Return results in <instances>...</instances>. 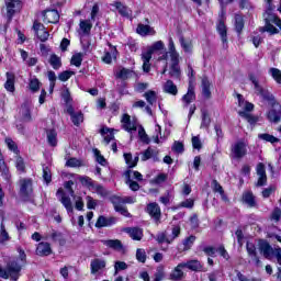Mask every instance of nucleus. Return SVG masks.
<instances>
[{
	"instance_id": "1",
	"label": "nucleus",
	"mask_w": 281,
	"mask_h": 281,
	"mask_svg": "<svg viewBox=\"0 0 281 281\" xmlns=\"http://www.w3.org/2000/svg\"><path fill=\"white\" fill-rule=\"evenodd\" d=\"M249 80L254 85L255 93L257 95H260L263 100L269 102V104L272 106V109L268 112V120L270 122H274V124H278L281 120V105L280 103L276 102V97L271 93L265 90L262 86H260V82L256 78L254 74L249 75Z\"/></svg>"
},
{
	"instance_id": "2",
	"label": "nucleus",
	"mask_w": 281,
	"mask_h": 281,
	"mask_svg": "<svg viewBox=\"0 0 281 281\" xmlns=\"http://www.w3.org/2000/svg\"><path fill=\"white\" fill-rule=\"evenodd\" d=\"M183 269H189L190 271H207V269L203 268V265L201 261L196 259L188 260L178 263L173 270L169 274V280L171 281H181L183 278H186V272H183Z\"/></svg>"
},
{
	"instance_id": "3",
	"label": "nucleus",
	"mask_w": 281,
	"mask_h": 281,
	"mask_svg": "<svg viewBox=\"0 0 281 281\" xmlns=\"http://www.w3.org/2000/svg\"><path fill=\"white\" fill-rule=\"evenodd\" d=\"M169 76L175 80H179V78H181V66H179L180 56L177 52V47H175V41H172V37L169 38Z\"/></svg>"
},
{
	"instance_id": "4",
	"label": "nucleus",
	"mask_w": 281,
	"mask_h": 281,
	"mask_svg": "<svg viewBox=\"0 0 281 281\" xmlns=\"http://www.w3.org/2000/svg\"><path fill=\"white\" fill-rule=\"evenodd\" d=\"M19 273H21V265L16 261H10L5 269L0 267V278H3L4 280L11 278V280L16 281L19 280Z\"/></svg>"
},
{
	"instance_id": "5",
	"label": "nucleus",
	"mask_w": 281,
	"mask_h": 281,
	"mask_svg": "<svg viewBox=\"0 0 281 281\" xmlns=\"http://www.w3.org/2000/svg\"><path fill=\"white\" fill-rule=\"evenodd\" d=\"M238 102H239V106H241V109H244V111L238 112L240 117H244V120H247V122H249V124H256V122H257L256 117L249 113V112L254 111V103L243 100V95H240V94H238Z\"/></svg>"
},
{
	"instance_id": "6",
	"label": "nucleus",
	"mask_w": 281,
	"mask_h": 281,
	"mask_svg": "<svg viewBox=\"0 0 281 281\" xmlns=\"http://www.w3.org/2000/svg\"><path fill=\"white\" fill-rule=\"evenodd\" d=\"M231 155L233 159H243V157L247 155V142H245V139H240L233 144Z\"/></svg>"
},
{
	"instance_id": "7",
	"label": "nucleus",
	"mask_w": 281,
	"mask_h": 281,
	"mask_svg": "<svg viewBox=\"0 0 281 281\" xmlns=\"http://www.w3.org/2000/svg\"><path fill=\"white\" fill-rule=\"evenodd\" d=\"M32 194H34V188L32 187L31 179H22L20 180V195L22 199L27 201V199H32Z\"/></svg>"
},
{
	"instance_id": "8",
	"label": "nucleus",
	"mask_w": 281,
	"mask_h": 281,
	"mask_svg": "<svg viewBox=\"0 0 281 281\" xmlns=\"http://www.w3.org/2000/svg\"><path fill=\"white\" fill-rule=\"evenodd\" d=\"M259 251L267 260H273L276 258V248H272L267 240L259 241Z\"/></svg>"
},
{
	"instance_id": "9",
	"label": "nucleus",
	"mask_w": 281,
	"mask_h": 281,
	"mask_svg": "<svg viewBox=\"0 0 281 281\" xmlns=\"http://www.w3.org/2000/svg\"><path fill=\"white\" fill-rule=\"evenodd\" d=\"M66 113L70 115V120L75 126H80L85 122V115L82 112H76L74 110V105H68V109H66Z\"/></svg>"
},
{
	"instance_id": "10",
	"label": "nucleus",
	"mask_w": 281,
	"mask_h": 281,
	"mask_svg": "<svg viewBox=\"0 0 281 281\" xmlns=\"http://www.w3.org/2000/svg\"><path fill=\"white\" fill-rule=\"evenodd\" d=\"M56 196L59 199L60 203L64 205L67 212H74V205L71 204V199L67 196V193H65V190H63V188L57 190Z\"/></svg>"
},
{
	"instance_id": "11",
	"label": "nucleus",
	"mask_w": 281,
	"mask_h": 281,
	"mask_svg": "<svg viewBox=\"0 0 281 281\" xmlns=\"http://www.w3.org/2000/svg\"><path fill=\"white\" fill-rule=\"evenodd\" d=\"M44 23H58L60 21V13L56 9H47L43 12Z\"/></svg>"
},
{
	"instance_id": "12",
	"label": "nucleus",
	"mask_w": 281,
	"mask_h": 281,
	"mask_svg": "<svg viewBox=\"0 0 281 281\" xmlns=\"http://www.w3.org/2000/svg\"><path fill=\"white\" fill-rule=\"evenodd\" d=\"M104 269H106V260L100 258L91 260L90 271L92 276H95V273H100V271H104Z\"/></svg>"
},
{
	"instance_id": "13",
	"label": "nucleus",
	"mask_w": 281,
	"mask_h": 281,
	"mask_svg": "<svg viewBox=\"0 0 281 281\" xmlns=\"http://www.w3.org/2000/svg\"><path fill=\"white\" fill-rule=\"evenodd\" d=\"M7 15L8 19H12L16 12L21 10V0H9L7 1Z\"/></svg>"
},
{
	"instance_id": "14",
	"label": "nucleus",
	"mask_w": 281,
	"mask_h": 281,
	"mask_svg": "<svg viewBox=\"0 0 281 281\" xmlns=\"http://www.w3.org/2000/svg\"><path fill=\"white\" fill-rule=\"evenodd\" d=\"M49 238L53 243H58L61 246L65 245V243H67V240H65V236L63 235V233L56 229H50L46 233L45 239L49 240Z\"/></svg>"
},
{
	"instance_id": "15",
	"label": "nucleus",
	"mask_w": 281,
	"mask_h": 281,
	"mask_svg": "<svg viewBox=\"0 0 281 281\" xmlns=\"http://www.w3.org/2000/svg\"><path fill=\"white\" fill-rule=\"evenodd\" d=\"M33 30L42 43H45V41L49 38V32L45 31V25H43L41 22H34Z\"/></svg>"
},
{
	"instance_id": "16",
	"label": "nucleus",
	"mask_w": 281,
	"mask_h": 281,
	"mask_svg": "<svg viewBox=\"0 0 281 281\" xmlns=\"http://www.w3.org/2000/svg\"><path fill=\"white\" fill-rule=\"evenodd\" d=\"M216 30L222 38V42L227 43V26L225 25V13L223 11L216 25Z\"/></svg>"
},
{
	"instance_id": "17",
	"label": "nucleus",
	"mask_w": 281,
	"mask_h": 281,
	"mask_svg": "<svg viewBox=\"0 0 281 281\" xmlns=\"http://www.w3.org/2000/svg\"><path fill=\"white\" fill-rule=\"evenodd\" d=\"M196 100V94L194 93V86L192 81L189 82L188 92L182 97V102L184 106L192 104Z\"/></svg>"
},
{
	"instance_id": "18",
	"label": "nucleus",
	"mask_w": 281,
	"mask_h": 281,
	"mask_svg": "<svg viewBox=\"0 0 281 281\" xmlns=\"http://www.w3.org/2000/svg\"><path fill=\"white\" fill-rule=\"evenodd\" d=\"M263 20L265 23H274V25L281 26V20L273 13L271 10V7L268 8V10L263 13Z\"/></svg>"
},
{
	"instance_id": "19",
	"label": "nucleus",
	"mask_w": 281,
	"mask_h": 281,
	"mask_svg": "<svg viewBox=\"0 0 281 281\" xmlns=\"http://www.w3.org/2000/svg\"><path fill=\"white\" fill-rule=\"evenodd\" d=\"M115 217H105L104 215H100L97 220L95 227L101 229V227H111V225H115Z\"/></svg>"
},
{
	"instance_id": "20",
	"label": "nucleus",
	"mask_w": 281,
	"mask_h": 281,
	"mask_svg": "<svg viewBox=\"0 0 281 281\" xmlns=\"http://www.w3.org/2000/svg\"><path fill=\"white\" fill-rule=\"evenodd\" d=\"M147 212L150 215L151 218H154L156 222L161 218V209L159 207V204L157 203H149L147 205Z\"/></svg>"
},
{
	"instance_id": "21",
	"label": "nucleus",
	"mask_w": 281,
	"mask_h": 281,
	"mask_svg": "<svg viewBox=\"0 0 281 281\" xmlns=\"http://www.w3.org/2000/svg\"><path fill=\"white\" fill-rule=\"evenodd\" d=\"M123 232L128 234L133 240H142L144 238V231L139 227H126Z\"/></svg>"
},
{
	"instance_id": "22",
	"label": "nucleus",
	"mask_w": 281,
	"mask_h": 281,
	"mask_svg": "<svg viewBox=\"0 0 281 281\" xmlns=\"http://www.w3.org/2000/svg\"><path fill=\"white\" fill-rule=\"evenodd\" d=\"M142 161H148V159H153V161H159V149L147 148L142 155Z\"/></svg>"
},
{
	"instance_id": "23",
	"label": "nucleus",
	"mask_w": 281,
	"mask_h": 281,
	"mask_svg": "<svg viewBox=\"0 0 281 281\" xmlns=\"http://www.w3.org/2000/svg\"><path fill=\"white\" fill-rule=\"evenodd\" d=\"M102 243L105 247L114 249L115 251H122V249H124V245H122V241L120 239H108L102 240Z\"/></svg>"
},
{
	"instance_id": "24",
	"label": "nucleus",
	"mask_w": 281,
	"mask_h": 281,
	"mask_svg": "<svg viewBox=\"0 0 281 281\" xmlns=\"http://www.w3.org/2000/svg\"><path fill=\"white\" fill-rule=\"evenodd\" d=\"M52 254V246L49 243L42 241L37 245L36 255L37 256H49Z\"/></svg>"
},
{
	"instance_id": "25",
	"label": "nucleus",
	"mask_w": 281,
	"mask_h": 281,
	"mask_svg": "<svg viewBox=\"0 0 281 281\" xmlns=\"http://www.w3.org/2000/svg\"><path fill=\"white\" fill-rule=\"evenodd\" d=\"M162 90L165 93H169V95H177L179 93V89H177V85L172 80H167L162 85Z\"/></svg>"
},
{
	"instance_id": "26",
	"label": "nucleus",
	"mask_w": 281,
	"mask_h": 281,
	"mask_svg": "<svg viewBox=\"0 0 281 281\" xmlns=\"http://www.w3.org/2000/svg\"><path fill=\"white\" fill-rule=\"evenodd\" d=\"M113 8H115L119 12V14H121V16H131V14H133V11H131V9H128V7L124 5L122 2H114L112 3Z\"/></svg>"
},
{
	"instance_id": "27",
	"label": "nucleus",
	"mask_w": 281,
	"mask_h": 281,
	"mask_svg": "<svg viewBox=\"0 0 281 281\" xmlns=\"http://www.w3.org/2000/svg\"><path fill=\"white\" fill-rule=\"evenodd\" d=\"M165 47L166 45H164V42L158 41L155 42L151 46H148L146 52L144 53L153 57V55L156 54V52H161L165 49Z\"/></svg>"
},
{
	"instance_id": "28",
	"label": "nucleus",
	"mask_w": 281,
	"mask_h": 281,
	"mask_svg": "<svg viewBox=\"0 0 281 281\" xmlns=\"http://www.w3.org/2000/svg\"><path fill=\"white\" fill-rule=\"evenodd\" d=\"M136 32L140 36H155V29L150 27V25L138 24Z\"/></svg>"
},
{
	"instance_id": "29",
	"label": "nucleus",
	"mask_w": 281,
	"mask_h": 281,
	"mask_svg": "<svg viewBox=\"0 0 281 281\" xmlns=\"http://www.w3.org/2000/svg\"><path fill=\"white\" fill-rule=\"evenodd\" d=\"M211 188L213 192H217V194L221 195L222 201H228L227 195L225 194V190H223V186H221V183H218L216 180H212Z\"/></svg>"
},
{
	"instance_id": "30",
	"label": "nucleus",
	"mask_w": 281,
	"mask_h": 281,
	"mask_svg": "<svg viewBox=\"0 0 281 281\" xmlns=\"http://www.w3.org/2000/svg\"><path fill=\"white\" fill-rule=\"evenodd\" d=\"M121 122L123 124V128L128 133H131V131H137V127L135 126V124L131 122V115L124 114L122 116Z\"/></svg>"
},
{
	"instance_id": "31",
	"label": "nucleus",
	"mask_w": 281,
	"mask_h": 281,
	"mask_svg": "<svg viewBox=\"0 0 281 281\" xmlns=\"http://www.w3.org/2000/svg\"><path fill=\"white\" fill-rule=\"evenodd\" d=\"M243 202L248 205V207H256V196H254V193L251 191H246L243 193Z\"/></svg>"
},
{
	"instance_id": "32",
	"label": "nucleus",
	"mask_w": 281,
	"mask_h": 281,
	"mask_svg": "<svg viewBox=\"0 0 281 281\" xmlns=\"http://www.w3.org/2000/svg\"><path fill=\"white\" fill-rule=\"evenodd\" d=\"M113 58H117V48L112 47L110 52H106L104 56L102 57L103 63L106 65H111L113 63Z\"/></svg>"
},
{
	"instance_id": "33",
	"label": "nucleus",
	"mask_w": 281,
	"mask_h": 281,
	"mask_svg": "<svg viewBox=\"0 0 281 281\" xmlns=\"http://www.w3.org/2000/svg\"><path fill=\"white\" fill-rule=\"evenodd\" d=\"M101 135L106 145L111 144L113 139H115V135L113 134V130L105 127L101 130Z\"/></svg>"
},
{
	"instance_id": "34",
	"label": "nucleus",
	"mask_w": 281,
	"mask_h": 281,
	"mask_svg": "<svg viewBox=\"0 0 281 281\" xmlns=\"http://www.w3.org/2000/svg\"><path fill=\"white\" fill-rule=\"evenodd\" d=\"M14 80H15L14 74L7 72V81L4 83V89H7V91H10L11 93H13L14 91Z\"/></svg>"
},
{
	"instance_id": "35",
	"label": "nucleus",
	"mask_w": 281,
	"mask_h": 281,
	"mask_svg": "<svg viewBox=\"0 0 281 281\" xmlns=\"http://www.w3.org/2000/svg\"><path fill=\"white\" fill-rule=\"evenodd\" d=\"M156 240L159 245H164V243H167V245H172V238L169 237L167 231L158 233L156 236Z\"/></svg>"
},
{
	"instance_id": "36",
	"label": "nucleus",
	"mask_w": 281,
	"mask_h": 281,
	"mask_svg": "<svg viewBox=\"0 0 281 281\" xmlns=\"http://www.w3.org/2000/svg\"><path fill=\"white\" fill-rule=\"evenodd\" d=\"M9 240L10 234H8V231L5 229V224L0 222V245H5V243H9Z\"/></svg>"
},
{
	"instance_id": "37",
	"label": "nucleus",
	"mask_w": 281,
	"mask_h": 281,
	"mask_svg": "<svg viewBox=\"0 0 281 281\" xmlns=\"http://www.w3.org/2000/svg\"><path fill=\"white\" fill-rule=\"evenodd\" d=\"M48 63L56 71H58V69L63 67V61L60 60V57H58V55L56 54L50 55Z\"/></svg>"
},
{
	"instance_id": "38",
	"label": "nucleus",
	"mask_w": 281,
	"mask_h": 281,
	"mask_svg": "<svg viewBox=\"0 0 281 281\" xmlns=\"http://www.w3.org/2000/svg\"><path fill=\"white\" fill-rule=\"evenodd\" d=\"M210 87H212V83H210V80L207 78L202 79V95H204L206 99L212 98V91H210Z\"/></svg>"
},
{
	"instance_id": "39",
	"label": "nucleus",
	"mask_w": 281,
	"mask_h": 281,
	"mask_svg": "<svg viewBox=\"0 0 281 281\" xmlns=\"http://www.w3.org/2000/svg\"><path fill=\"white\" fill-rule=\"evenodd\" d=\"M133 76H135V71L126 68H123L116 72V78H120L121 80H128V78H133Z\"/></svg>"
},
{
	"instance_id": "40",
	"label": "nucleus",
	"mask_w": 281,
	"mask_h": 281,
	"mask_svg": "<svg viewBox=\"0 0 281 281\" xmlns=\"http://www.w3.org/2000/svg\"><path fill=\"white\" fill-rule=\"evenodd\" d=\"M166 280V267L158 266L156 268V272L154 273V280L153 281H162Z\"/></svg>"
},
{
	"instance_id": "41",
	"label": "nucleus",
	"mask_w": 281,
	"mask_h": 281,
	"mask_svg": "<svg viewBox=\"0 0 281 281\" xmlns=\"http://www.w3.org/2000/svg\"><path fill=\"white\" fill-rule=\"evenodd\" d=\"M0 172L7 181L10 180V169H8V166L5 165V160H3V156L1 154H0Z\"/></svg>"
},
{
	"instance_id": "42",
	"label": "nucleus",
	"mask_w": 281,
	"mask_h": 281,
	"mask_svg": "<svg viewBox=\"0 0 281 281\" xmlns=\"http://www.w3.org/2000/svg\"><path fill=\"white\" fill-rule=\"evenodd\" d=\"M210 124H212V119L210 117V113L206 112V110H202V123L200 125V128H210Z\"/></svg>"
},
{
	"instance_id": "43",
	"label": "nucleus",
	"mask_w": 281,
	"mask_h": 281,
	"mask_svg": "<svg viewBox=\"0 0 281 281\" xmlns=\"http://www.w3.org/2000/svg\"><path fill=\"white\" fill-rule=\"evenodd\" d=\"M153 57L146 53H142V60H143V71H145V74H148L150 71V59Z\"/></svg>"
},
{
	"instance_id": "44",
	"label": "nucleus",
	"mask_w": 281,
	"mask_h": 281,
	"mask_svg": "<svg viewBox=\"0 0 281 281\" xmlns=\"http://www.w3.org/2000/svg\"><path fill=\"white\" fill-rule=\"evenodd\" d=\"M145 100L153 106V104L157 103V92L153 90H148L147 92L144 93Z\"/></svg>"
},
{
	"instance_id": "45",
	"label": "nucleus",
	"mask_w": 281,
	"mask_h": 281,
	"mask_svg": "<svg viewBox=\"0 0 281 281\" xmlns=\"http://www.w3.org/2000/svg\"><path fill=\"white\" fill-rule=\"evenodd\" d=\"M47 78L49 80V93H54V87H56V80H57V77H56V72H54V70H49L47 72Z\"/></svg>"
},
{
	"instance_id": "46",
	"label": "nucleus",
	"mask_w": 281,
	"mask_h": 281,
	"mask_svg": "<svg viewBox=\"0 0 281 281\" xmlns=\"http://www.w3.org/2000/svg\"><path fill=\"white\" fill-rule=\"evenodd\" d=\"M79 26L83 34H89V32H91V27H93V24H91V20H81Z\"/></svg>"
},
{
	"instance_id": "47",
	"label": "nucleus",
	"mask_w": 281,
	"mask_h": 281,
	"mask_svg": "<svg viewBox=\"0 0 281 281\" xmlns=\"http://www.w3.org/2000/svg\"><path fill=\"white\" fill-rule=\"evenodd\" d=\"M245 27V20L243 19V15H235V30L240 34L243 32V29Z\"/></svg>"
},
{
	"instance_id": "48",
	"label": "nucleus",
	"mask_w": 281,
	"mask_h": 281,
	"mask_svg": "<svg viewBox=\"0 0 281 281\" xmlns=\"http://www.w3.org/2000/svg\"><path fill=\"white\" fill-rule=\"evenodd\" d=\"M135 198L134 196H125V198H120V196H112V203H135Z\"/></svg>"
},
{
	"instance_id": "49",
	"label": "nucleus",
	"mask_w": 281,
	"mask_h": 281,
	"mask_svg": "<svg viewBox=\"0 0 281 281\" xmlns=\"http://www.w3.org/2000/svg\"><path fill=\"white\" fill-rule=\"evenodd\" d=\"M92 192H95L99 196H109V190H106L102 184L95 183L92 188Z\"/></svg>"
},
{
	"instance_id": "50",
	"label": "nucleus",
	"mask_w": 281,
	"mask_h": 281,
	"mask_svg": "<svg viewBox=\"0 0 281 281\" xmlns=\"http://www.w3.org/2000/svg\"><path fill=\"white\" fill-rule=\"evenodd\" d=\"M80 183H82L86 188H89V190H93V187H95V182H93V179L83 176L79 177Z\"/></svg>"
},
{
	"instance_id": "51",
	"label": "nucleus",
	"mask_w": 281,
	"mask_h": 281,
	"mask_svg": "<svg viewBox=\"0 0 281 281\" xmlns=\"http://www.w3.org/2000/svg\"><path fill=\"white\" fill-rule=\"evenodd\" d=\"M56 137H57L56 131L49 130L47 132V142L49 146H56L58 144V140L56 139Z\"/></svg>"
},
{
	"instance_id": "52",
	"label": "nucleus",
	"mask_w": 281,
	"mask_h": 281,
	"mask_svg": "<svg viewBox=\"0 0 281 281\" xmlns=\"http://www.w3.org/2000/svg\"><path fill=\"white\" fill-rule=\"evenodd\" d=\"M258 138L262 139L263 142H269L270 144H276V143L280 142L279 138H277L276 136H273L271 134H259Z\"/></svg>"
},
{
	"instance_id": "53",
	"label": "nucleus",
	"mask_w": 281,
	"mask_h": 281,
	"mask_svg": "<svg viewBox=\"0 0 281 281\" xmlns=\"http://www.w3.org/2000/svg\"><path fill=\"white\" fill-rule=\"evenodd\" d=\"M173 196L172 191H166V193L159 198V201L162 205H170V200H172Z\"/></svg>"
},
{
	"instance_id": "54",
	"label": "nucleus",
	"mask_w": 281,
	"mask_h": 281,
	"mask_svg": "<svg viewBox=\"0 0 281 281\" xmlns=\"http://www.w3.org/2000/svg\"><path fill=\"white\" fill-rule=\"evenodd\" d=\"M270 76L278 82V85H281V70L278 68H270L269 69Z\"/></svg>"
},
{
	"instance_id": "55",
	"label": "nucleus",
	"mask_w": 281,
	"mask_h": 281,
	"mask_svg": "<svg viewBox=\"0 0 281 281\" xmlns=\"http://www.w3.org/2000/svg\"><path fill=\"white\" fill-rule=\"evenodd\" d=\"M66 166L69 168H80V166H85V164L78 158H70L67 160Z\"/></svg>"
},
{
	"instance_id": "56",
	"label": "nucleus",
	"mask_w": 281,
	"mask_h": 281,
	"mask_svg": "<svg viewBox=\"0 0 281 281\" xmlns=\"http://www.w3.org/2000/svg\"><path fill=\"white\" fill-rule=\"evenodd\" d=\"M43 179L45 183H52V170L45 165H43Z\"/></svg>"
},
{
	"instance_id": "57",
	"label": "nucleus",
	"mask_w": 281,
	"mask_h": 281,
	"mask_svg": "<svg viewBox=\"0 0 281 281\" xmlns=\"http://www.w3.org/2000/svg\"><path fill=\"white\" fill-rule=\"evenodd\" d=\"M75 75L76 72L71 70H65L58 75V80H60L61 82H67V80H69V78H71V76H75Z\"/></svg>"
},
{
	"instance_id": "58",
	"label": "nucleus",
	"mask_w": 281,
	"mask_h": 281,
	"mask_svg": "<svg viewBox=\"0 0 281 281\" xmlns=\"http://www.w3.org/2000/svg\"><path fill=\"white\" fill-rule=\"evenodd\" d=\"M61 98L64 102L66 103V109H69L71 106V93L69 92V89H66L61 93Z\"/></svg>"
},
{
	"instance_id": "59",
	"label": "nucleus",
	"mask_w": 281,
	"mask_h": 281,
	"mask_svg": "<svg viewBox=\"0 0 281 281\" xmlns=\"http://www.w3.org/2000/svg\"><path fill=\"white\" fill-rule=\"evenodd\" d=\"M82 53H77L71 57V65H74L75 67H80L82 65Z\"/></svg>"
},
{
	"instance_id": "60",
	"label": "nucleus",
	"mask_w": 281,
	"mask_h": 281,
	"mask_svg": "<svg viewBox=\"0 0 281 281\" xmlns=\"http://www.w3.org/2000/svg\"><path fill=\"white\" fill-rule=\"evenodd\" d=\"M178 207H186L187 210H192L194 207V199L189 198L178 204Z\"/></svg>"
},
{
	"instance_id": "61",
	"label": "nucleus",
	"mask_w": 281,
	"mask_h": 281,
	"mask_svg": "<svg viewBox=\"0 0 281 281\" xmlns=\"http://www.w3.org/2000/svg\"><path fill=\"white\" fill-rule=\"evenodd\" d=\"M259 32H269L270 34H278V29L271 23H266L265 27H261Z\"/></svg>"
},
{
	"instance_id": "62",
	"label": "nucleus",
	"mask_w": 281,
	"mask_h": 281,
	"mask_svg": "<svg viewBox=\"0 0 281 281\" xmlns=\"http://www.w3.org/2000/svg\"><path fill=\"white\" fill-rule=\"evenodd\" d=\"M15 168L19 170V172H25V161L20 156H18L15 159Z\"/></svg>"
},
{
	"instance_id": "63",
	"label": "nucleus",
	"mask_w": 281,
	"mask_h": 281,
	"mask_svg": "<svg viewBox=\"0 0 281 281\" xmlns=\"http://www.w3.org/2000/svg\"><path fill=\"white\" fill-rule=\"evenodd\" d=\"M180 44L184 52H187V53L192 52V43L187 42L186 38H183V36L180 37Z\"/></svg>"
},
{
	"instance_id": "64",
	"label": "nucleus",
	"mask_w": 281,
	"mask_h": 281,
	"mask_svg": "<svg viewBox=\"0 0 281 281\" xmlns=\"http://www.w3.org/2000/svg\"><path fill=\"white\" fill-rule=\"evenodd\" d=\"M136 260H138V262H146V250L138 248L136 250Z\"/></svg>"
}]
</instances>
